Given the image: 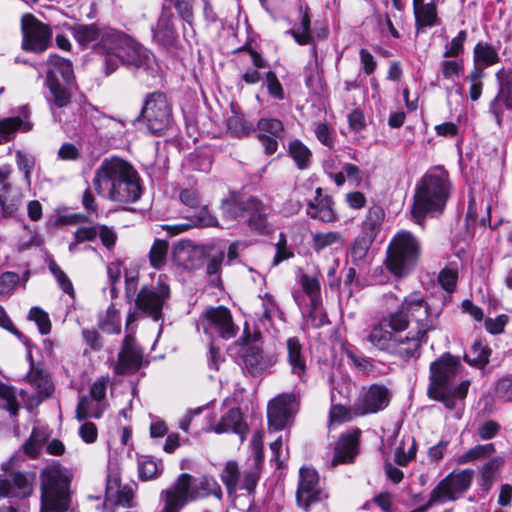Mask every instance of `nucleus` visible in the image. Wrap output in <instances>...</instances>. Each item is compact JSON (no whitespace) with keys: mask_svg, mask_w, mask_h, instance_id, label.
Wrapping results in <instances>:
<instances>
[{"mask_svg":"<svg viewBox=\"0 0 512 512\" xmlns=\"http://www.w3.org/2000/svg\"><path fill=\"white\" fill-rule=\"evenodd\" d=\"M49 270L56 278L62 291L69 295H73L74 288L72 283L66 276L65 272L53 260L49 262Z\"/></svg>","mask_w":512,"mask_h":512,"instance_id":"obj_59","label":"nucleus"},{"mask_svg":"<svg viewBox=\"0 0 512 512\" xmlns=\"http://www.w3.org/2000/svg\"><path fill=\"white\" fill-rule=\"evenodd\" d=\"M286 361L290 367L292 375L299 378L301 382L306 381L307 358L300 340L296 337H290L286 341Z\"/></svg>","mask_w":512,"mask_h":512,"instance_id":"obj_20","label":"nucleus"},{"mask_svg":"<svg viewBox=\"0 0 512 512\" xmlns=\"http://www.w3.org/2000/svg\"><path fill=\"white\" fill-rule=\"evenodd\" d=\"M97 227L98 236L102 245L106 248L108 253H112L118 239L115 229L106 225H97Z\"/></svg>","mask_w":512,"mask_h":512,"instance_id":"obj_55","label":"nucleus"},{"mask_svg":"<svg viewBox=\"0 0 512 512\" xmlns=\"http://www.w3.org/2000/svg\"><path fill=\"white\" fill-rule=\"evenodd\" d=\"M29 381L34 385L42 397H48L53 391V384L49 377L41 371H31Z\"/></svg>","mask_w":512,"mask_h":512,"instance_id":"obj_50","label":"nucleus"},{"mask_svg":"<svg viewBox=\"0 0 512 512\" xmlns=\"http://www.w3.org/2000/svg\"><path fill=\"white\" fill-rule=\"evenodd\" d=\"M385 217V212L380 206H372L368 209L365 220L362 223L361 230L374 237L377 236L379 229Z\"/></svg>","mask_w":512,"mask_h":512,"instance_id":"obj_42","label":"nucleus"},{"mask_svg":"<svg viewBox=\"0 0 512 512\" xmlns=\"http://www.w3.org/2000/svg\"><path fill=\"white\" fill-rule=\"evenodd\" d=\"M383 321L374 325L367 336V341L374 347L382 351H392L396 346L402 345V338L393 336L392 332L385 329Z\"/></svg>","mask_w":512,"mask_h":512,"instance_id":"obj_29","label":"nucleus"},{"mask_svg":"<svg viewBox=\"0 0 512 512\" xmlns=\"http://www.w3.org/2000/svg\"><path fill=\"white\" fill-rule=\"evenodd\" d=\"M314 133L317 139L329 148L334 147V135L326 122L315 124Z\"/></svg>","mask_w":512,"mask_h":512,"instance_id":"obj_64","label":"nucleus"},{"mask_svg":"<svg viewBox=\"0 0 512 512\" xmlns=\"http://www.w3.org/2000/svg\"><path fill=\"white\" fill-rule=\"evenodd\" d=\"M192 479L190 474L182 473L170 488L161 493L164 499L161 512H180L187 503L209 496L222 499V488L213 476L205 475L194 481Z\"/></svg>","mask_w":512,"mask_h":512,"instance_id":"obj_3","label":"nucleus"},{"mask_svg":"<svg viewBox=\"0 0 512 512\" xmlns=\"http://www.w3.org/2000/svg\"><path fill=\"white\" fill-rule=\"evenodd\" d=\"M474 471L465 469L458 473H451L442 479L430 492L429 501L426 507L420 508L419 512L426 511L427 507L434 504H443L447 501H455L471 485Z\"/></svg>","mask_w":512,"mask_h":512,"instance_id":"obj_8","label":"nucleus"},{"mask_svg":"<svg viewBox=\"0 0 512 512\" xmlns=\"http://www.w3.org/2000/svg\"><path fill=\"white\" fill-rule=\"evenodd\" d=\"M458 280V271L453 268L443 269L438 276V281L447 292H453Z\"/></svg>","mask_w":512,"mask_h":512,"instance_id":"obj_63","label":"nucleus"},{"mask_svg":"<svg viewBox=\"0 0 512 512\" xmlns=\"http://www.w3.org/2000/svg\"><path fill=\"white\" fill-rule=\"evenodd\" d=\"M28 117V109L23 106L20 115L0 120V145L11 141L17 131H30L32 124L28 121Z\"/></svg>","mask_w":512,"mask_h":512,"instance_id":"obj_27","label":"nucleus"},{"mask_svg":"<svg viewBox=\"0 0 512 512\" xmlns=\"http://www.w3.org/2000/svg\"><path fill=\"white\" fill-rule=\"evenodd\" d=\"M503 462L501 457H494L483 465L481 469L480 486L484 488V490L488 491L491 488Z\"/></svg>","mask_w":512,"mask_h":512,"instance_id":"obj_47","label":"nucleus"},{"mask_svg":"<svg viewBox=\"0 0 512 512\" xmlns=\"http://www.w3.org/2000/svg\"><path fill=\"white\" fill-rule=\"evenodd\" d=\"M69 478L59 466H50L41 474L40 512H65L70 507Z\"/></svg>","mask_w":512,"mask_h":512,"instance_id":"obj_5","label":"nucleus"},{"mask_svg":"<svg viewBox=\"0 0 512 512\" xmlns=\"http://www.w3.org/2000/svg\"><path fill=\"white\" fill-rule=\"evenodd\" d=\"M22 49L28 52L43 53L51 43V28L27 13L21 18Z\"/></svg>","mask_w":512,"mask_h":512,"instance_id":"obj_9","label":"nucleus"},{"mask_svg":"<svg viewBox=\"0 0 512 512\" xmlns=\"http://www.w3.org/2000/svg\"><path fill=\"white\" fill-rule=\"evenodd\" d=\"M451 189L449 173L443 167L428 170L415 189L411 213L416 222L422 224L427 215L442 214Z\"/></svg>","mask_w":512,"mask_h":512,"instance_id":"obj_2","label":"nucleus"},{"mask_svg":"<svg viewBox=\"0 0 512 512\" xmlns=\"http://www.w3.org/2000/svg\"><path fill=\"white\" fill-rule=\"evenodd\" d=\"M130 36L120 30L111 27H102L100 40L93 45V51L104 56L103 72L105 76L114 73L120 64L119 53L127 45Z\"/></svg>","mask_w":512,"mask_h":512,"instance_id":"obj_7","label":"nucleus"},{"mask_svg":"<svg viewBox=\"0 0 512 512\" xmlns=\"http://www.w3.org/2000/svg\"><path fill=\"white\" fill-rule=\"evenodd\" d=\"M452 392V388H444L437 389V391L428 390V395L430 398L442 402L446 408L452 410L456 407V398H458Z\"/></svg>","mask_w":512,"mask_h":512,"instance_id":"obj_60","label":"nucleus"},{"mask_svg":"<svg viewBox=\"0 0 512 512\" xmlns=\"http://www.w3.org/2000/svg\"><path fill=\"white\" fill-rule=\"evenodd\" d=\"M495 452L494 444L476 445L460 457L461 463L480 460L491 456Z\"/></svg>","mask_w":512,"mask_h":512,"instance_id":"obj_51","label":"nucleus"},{"mask_svg":"<svg viewBox=\"0 0 512 512\" xmlns=\"http://www.w3.org/2000/svg\"><path fill=\"white\" fill-rule=\"evenodd\" d=\"M93 185L98 194L118 203H133L142 193L137 171L119 157L105 158L95 170Z\"/></svg>","mask_w":512,"mask_h":512,"instance_id":"obj_1","label":"nucleus"},{"mask_svg":"<svg viewBox=\"0 0 512 512\" xmlns=\"http://www.w3.org/2000/svg\"><path fill=\"white\" fill-rule=\"evenodd\" d=\"M0 398L3 403L1 406L8 410L11 416H16L18 413L19 406L16 401V397L12 389L0 382Z\"/></svg>","mask_w":512,"mask_h":512,"instance_id":"obj_56","label":"nucleus"},{"mask_svg":"<svg viewBox=\"0 0 512 512\" xmlns=\"http://www.w3.org/2000/svg\"><path fill=\"white\" fill-rule=\"evenodd\" d=\"M29 318L36 322L41 334H48L51 330V322L48 314L38 307L30 309Z\"/></svg>","mask_w":512,"mask_h":512,"instance_id":"obj_62","label":"nucleus"},{"mask_svg":"<svg viewBox=\"0 0 512 512\" xmlns=\"http://www.w3.org/2000/svg\"><path fill=\"white\" fill-rule=\"evenodd\" d=\"M409 317L415 320L417 331L410 332V336L405 338L410 344L406 349L407 353L416 351L420 347L421 339L429 330L433 329L432 321L429 319L428 306L423 297L419 293L410 294L405 298L399 311L382 320L392 331L401 332L408 327Z\"/></svg>","mask_w":512,"mask_h":512,"instance_id":"obj_4","label":"nucleus"},{"mask_svg":"<svg viewBox=\"0 0 512 512\" xmlns=\"http://www.w3.org/2000/svg\"><path fill=\"white\" fill-rule=\"evenodd\" d=\"M46 65L48 66L47 72H52L54 77L60 74L67 84L74 80V71L70 60L53 54L48 58Z\"/></svg>","mask_w":512,"mask_h":512,"instance_id":"obj_35","label":"nucleus"},{"mask_svg":"<svg viewBox=\"0 0 512 512\" xmlns=\"http://www.w3.org/2000/svg\"><path fill=\"white\" fill-rule=\"evenodd\" d=\"M466 38V31L461 30L456 37L446 44L443 57L452 58L461 55L464 52V42L466 41Z\"/></svg>","mask_w":512,"mask_h":512,"instance_id":"obj_52","label":"nucleus"},{"mask_svg":"<svg viewBox=\"0 0 512 512\" xmlns=\"http://www.w3.org/2000/svg\"><path fill=\"white\" fill-rule=\"evenodd\" d=\"M289 154L299 169H306L310 162L311 151L301 141L294 140L289 144Z\"/></svg>","mask_w":512,"mask_h":512,"instance_id":"obj_48","label":"nucleus"},{"mask_svg":"<svg viewBox=\"0 0 512 512\" xmlns=\"http://www.w3.org/2000/svg\"><path fill=\"white\" fill-rule=\"evenodd\" d=\"M207 432L216 434L235 433L240 436L241 442L244 441L248 427L243 421L242 414L238 408L230 409L221 417L219 422L206 429Z\"/></svg>","mask_w":512,"mask_h":512,"instance_id":"obj_23","label":"nucleus"},{"mask_svg":"<svg viewBox=\"0 0 512 512\" xmlns=\"http://www.w3.org/2000/svg\"><path fill=\"white\" fill-rule=\"evenodd\" d=\"M316 195L307 205V215L313 219L322 222H333L337 219V214L333 209V199L329 195H322V189L317 188Z\"/></svg>","mask_w":512,"mask_h":512,"instance_id":"obj_25","label":"nucleus"},{"mask_svg":"<svg viewBox=\"0 0 512 512\" xmlns=\"http://www.w3.org/2000/svg\"><path fill=\"white\" fill-rule=\"evenodd\" d=\"M385 265L396 277H404L416 267V258H385Z\"/></svg>","mask_w":512,"mask_h":512,"instance_id":"obj_46","label":"nucleus"},{"mask_svg":"<svg viewBox=\"0 0 512 512\" xmlns=\"http://www.w3.org/2000/svg\"><path fill=\"white\" fill-rule=\"evenodd\" d=\"M256 127L259 130V133H265L276 138L284 137V125L279 119L261 118L257 122Z\"/></svg>","mask_w":512,"mask_h":512,"instance_id":"obj_49","label":"nucleus"},{"mask_svg":"<svg viewBox=\"0 0 512 512\" xmlns=\"http://www.w3.org/2000/svg\"><path fill=\"white\" fill-rule=\"evenodd\" d=\"M359 435V430H354L341 435L334 448V456L331 461L332 467L338 464L353 462L358 452Z\"/></svg>","mask_w":512,"mask_h":512,"instance_id":"obj_21","label":"nucleus"},{"mask_svg":"<svg viewBox=\"0 0 512 512\" xmlns=\"http://www.w3.org/2000/svg\"><path fill=\"white\" fill-rule=\"evenodd\" d=\"M248 53L251 58L253 68H248L241 76V79L249 85H254L262 80V74L258 71L259 69L266 68L268 66L267 61L262 57L260 53L253 49H248Z\"/></svg>","mask_w":512,"mask_h":512,"instance_id":"obj_37","label":"nucleus"},{"mask_svg":"<svg viewBox=\"0 0 512 512\" xmlns=\"http://www.w3.org/2000/svg\"><path fill=\"white\" fill-rule=\"evenodd\" d=\"M92 402L87 396H82L76 407V418L78 421H83L86 418L94 417L100 418L101 411L99 409L92 410Z\"/></svg>","mask_w":512,"mask_h":512,"instance_id":"obj_57","label":"nucleus"},{"mask_svg":"<svg viewBox=\"0 0 512 512\" xmlns=\"http://www.w3.org/2000/svg\"><path fill=\"white\" fill-rule=\"evenodd\" d=\"M220 479L230 495L236 493L238 489L252 492L259 480V469L255 466L241 472L238 463L230 460L224 464Z\"/></svg>","mask_w":512,"mask_h":512,"instance_id":"obj_11","label":"nucleus"},{"mask_svg":"<svg viewBox=\"0 0 512 512\" xmlns=\"http://www.w3.org/2000/svg\"><path fill=\"white\" fill-rule=\"evenodd\" d=\"M387 253L388 256H418L421 243L411 232L400 231L391 240Z\"/></svg>","mask_w":512,"mask_h":512,"instance_id":"obj_26","label":"nucleus"},{"mask_svg":"<svg viewBox=\"0 0 512 512\" xmlns=\"http://www.w3.org/2000/svg\"><path fill=\"white\" fill-rule=\"evenodd\" d=\"M490 350L481 342H475L464 356L465 361L475 367L483 368L489 362Z\"/></svg>","mask_w":512,"mask_h":512,"instance_id":"obj_45","label":"nucleus"},{"mask_svg":"<svg viewBox=\"0 0 512 512\" xmlns=\"http://www.w3.org/2000/svg\"><path fill=\"white\" fill-rule=\"evenodd\" d=\"M119 56L120 63L129 69L147 70L153 62L150 52L132 37L119 53Z\"/></svg>","mask_w":512,"mask_h":512,"instance_id":"obj_18","label":"nucleus"},{"mask_svg":"<svg viewBox=\"0 0 512 512\" xmlns=\"http://www.w3.org/2000/svg\"><path fill=\"white\" fill-rule=\"evenodd\" d=\"M200 324L204 332L210 336H220L223 339H231L236 336L232 315L224 306L206 309L200 317Z\"/></svg>","mask_w":512,"mask_h":512,"instance_id":"obj_10","label":"nucleus"},{"mask_svg":"<svg viewBox=\"0 0 512 512\" xmlns=\"http://www.w3.org/2000/svg\"><path fill=\"white\" fill-rule=\"evenodd\" d=\"M34 475L17 472L12 480L0 479V497L25 498L33 492Z\"/></svg>","mask_w":512,"mask_h":512,"instance_id":"obj_22","label":"nucleus"},{"mask_svg":"<svg viewBox=\"0 0 512 512\" xmlns=\"http://www.w3.org/2000/svg\"><path fill=\"white\" fill-rule=\"evenodd\" d=\"M48 437L49 434L45 428H33L29 439L23 445L24 453L31 458L37 457Z\"/></svg>","mask_w":512,"mask_h":512,"instance_id":"obj_40","label":"nucleus"},{"mask_svg":"<svg viewBox=\"0 0 512 512\" xmlns=\"http://www.w3.org/2000/svg\"><path fill=\"white\" fill-rule=\"evenodd\" d=\"M389 403V395L386 387L372 385L355 403L353 410L355 415H365L383 410Z\"/></svg>","mask_w":512,"mask_h":512,"instance_id":"obj_17","label":"nucleus"},{"mask_svg":"<svg viewBox=\"0 0 512 512\" xmlns=\"http://www.w3.org/2000/svg\"><path fill=\"white\" fill-rule=\"evenodd\" d=\"M464 70L463 60H443L440 63V73L445 79H452Z\"/></svg>","mask_w":512,"mask_h":512,"instance_id":"obj_61","label":"nucleus"},{"mask_svg":"<svg viewBox=\"0 0 512 512\" xmlns=\"http://www.w3.org/2000/svg\"><path fill=\"white\" fill-rule=\"evenodd\" d=\"M169 298V286L159 282L155 286L142 287L137 294L136 305L145 315L157 321L162 317V309Z\"/></svg>","mask_w":512,"mask_h":512,"instance_id":"obj_12","label":"nucleus"},{"mask_svg":"<svg viewBox=\"0 0 512 512\" xmlns=\"http://www.w3.org/2000/svg\"><path fill=\"white\" fill-rule=\"evenodd\" d=\"M298 396L295 393H284L275 397L268 404V420L270 428L283 429L291 415L295 412Z\"/></svg>","mask_w":512,"mask_h":512,"instance_id":"obj_16","label":"nucleus"},{"mask_svg":"<svg viewBox=\"0 0 512 512\" xmlns=\"http://www.w3.org/2000/svg\"><path fill=\"white\" fill-rule=\"evenodd\" d=\"M142 361V353L136 347L134 338L126 336L123 347L118 355V362L114 367L117 374H130L136 372Z\"/></svg>","mask_w":512,"mask_h":512,"instance_id":"obj_19","label":"nucleus"},{"mask_svg":"<svg viewBox=\"0 0 512 512\" xmlns=\"http://www.w3.org/2000/svg\"><path fill=\"white\" fill-rule=\"evenodd\" d=\"M299 283L303 289V291L309 296L311 301V311L310 316L317 312L318 307L320 305V284L315 277L308 276L307 274H302L299 278Z\"/></svg>","mask_w":512,"mask_h":512,"instance_id":"obj_41","label":"nucleus"},{"mask_svg":"<svg viewBox=\"0 0 512 512\" xmlns=\"http://www.w3.org/2000/svg\"><path fill=\"white\" fill-rule=\"evenodd\" d=\"M344 246V240L339 232L316 233L313 236V247L317 253L332 247L335 250Z\"/></svg>","mask_w":512,"mask_h":512,"instance_id":"obj_43","label":"nucleus"},{"mask_svg":"<svg viewBox=\"0 0 512 512\" xmlns=\"http://www.w3.org/2000/svg\"><path fill=\"white\" fill-rule=\"evenodd\" d=\"M299 25L288 31L299 45H307L312 41L310 9L307 5L299 6Z\"/></svg>","mask_w":512,"mask_h":512,"instance_id":"obj_32","label":"nucleus"},{"mask_svg":"<svg viewBox=\"0 0 512 512\" xmlns=\"http://www.w3.org/2000/svg\"><path fill=\"white\" fill-rule=\"evenodd\" d=\"M16 163L20 171L24 173L25 181L30 184V175L35 166V159L32 155L22 151L16 152Z\"/></svg>","mask_w":512,"mask_h":512,"instance_id":"obj_58","label":"nucleus"},{"mask_svg":"<svg viewBox=\"0 0 512 512\" xmlns=\"http://www.w3.org/2000/svg\"><path fill=\"white\" fill-rule=\"evenodd\" d=\"M44 86L48 89L45 99L53 120L61 122L63 110L72 104V93L52 72H46Z\"/></svg>","mask_w":512,"mask_h":512,"instance_id":"obj_13","label":"nucleus"},{"mask_svg":"<svg viewBox=\"0 0 512 512\" xmlns=\"http://www.w3.org/2000/svg\"><path fill=\"white\" fill-rule=\"evenodd\" d=\"M296 499L298 505L305 510H308L312 504L322 499L319 476L316 470L308 467L300 469Z\"/></svg>","mask_w":512,"mask_h":512,"instance_id":"obj_15","label":"nucleus"},{"mask_svg":"<svg viewBox=\"0 0 512 512\" xmlns=\"http://www.w3.org/2000/svg\"><path fill=\"white\" fill-rule=\"evenodd\" d=\"M415 26L417 31L423 27H431L437 23V8L434 3H427L425 6L414 11Z\"/></svg>","mask_w":512,"mask_h":512,"instance_id":"obj_44","label":"nucleus"},{"mask_svg":"<svg viewBox=\"0 0 512 512\" xmlns=\"http://www.w3.org/2000/svg\"><path fill=\"white\" fill-rule=\"evenodd\" d=\"M102 27L96 24H80L73 28L75 40L83 47L100 40Z\"/></svg>","mask_w":512,"mask_h":512,"instance_id":"obj_38","label":"nucleus"},{"mask_svg":"<svg viewBox=\"0 0 512 512\" xmlns=\"http://www.w3.org/2000/svg\"><path fill=\"white\" fill-rule=\"evenodd\" d=\"M375 238L361 230V233L356 237L352 245V254L355 256H366Z\"/></svg>","mask_w":512,"mask_h":512,"instance_id":"obj_54","label":"nucleus"},{"mask_svg":"<svg viewBox=\"0 0 512 512\" xmlns=\"http://www.w3.org/2000/svg\"><path fill=\"white\" fill-rule=\"evenodd\" d=\"M101 328L107 333H119L121 331V320L118 311L109 307L105 318L101 321Z\"/></svg>","mask_w":512,"mask_h":512,"instance_id":"obj_53","label":"nucleus"},{"mask_svg":"<svg viewBox=\"0 0 512 512\" xmlns=\"http://www.w3.org/2000/svg\"><path fill=\"white\" fill-rule=\"evenodd\" d=\"M474 63L485 68L496 64L500 58L497 50L488 43H478L473 51Z\"/></svg>","mask_w":512,"mask_h":512,"instance_id":"obj_39","label":"nucleus"},{"mask_svg":"<svg viewBox=\"0 0 512 512\" xmlns=\"http://www.w3.org/2000/svg\"><path fill=\"white\" fill-rule=\"evenodd\" d=\"M106 499L115 504L129 506L133 491L128 486H121L117 475H109L106 486Z\"/></svg>","mask_w":512,"mask_h":512,"instance_id":"obj_31","label":"nucleus"},{"mask_svg":"<svg viewBox=\"0 0 512 512\" xmlns=\"http://www.w3.org/2000/svg\"><path fill=\"white\" fill-rule=\"evenodd\" d=\"M245 369L251 375H258L274 365L272 357L266 356L257 347H250L244 355Z\"/></svg>","mask_w":512,"mask_h":512,"instance_id":"obj_30","label":"nucleus"},{"mask_svg":"<svg viewBox=\"0 0 512 512\" xmlns=\"http://www.w3.org/2000/svg\"><path fill=\"white\" fill-rule=\"evenodd\" d=\"M245 221L249 227L259 233H266L269 229L268 218L271 212L269 206L264 205L260 200L250 197L246 200Z\"/></svg>","mask_w":512,"mask_h":512,"instance_id":"obj_24","label":"nucleus"},{"mask_svg":"<svg viewBox=\"0 0 512 512\" xmlns=\"http://www.w3.org/2000/svg\"><path fill=\"white\" fill-rule=\"evenodd\" d=\"M148 130L155 135H162L172 124V106L167 96L159 91L148 93L143 101L139 115Z\"/></svg>","mask_w":512,"mask_h":512,"instance_id":"obj_6","label":"nucleus"},{"mask_svg":"<svg viewBox=\"0 0 512 512\" xmlns=\"http://www.w3.org/2000/svg\"><path fill=\"white\" fill-rule=\"evenodd\" d=\"M222 218L225 222L238 221L246 217V200L240 201L237 198H228L222 200L221 203Z\"/></svg>","mask_w":512,"mask_h":512,"instance_id":"obj_34","label":"nucleus"},{"mask_svg":"<svg viewBox=\"0 0 512 512\" xmlns=\"http://www.w3.org/2000/svg\"><path fill=\"white\" fill-rule=\"evenodd\" d=\"M98 236V227L95 226H81L74 232V241L69 245V251L76 253L79 251H85L86 248L90 247L85 244L96 239Z\"/></svg>","mask_w":512,"mask_h":512,"instance_id":"obj_36","label":"nucleus"},{"mask_svg":"<svg viewBox=\"0 0 512 512\" xmlns=\"http://www.w3.org/2000/svg\"><path fill=\"white\" fill-rule=\"evenodd\" d=\"M461 368L457 358L444 355L430 365V385L428 390L452 388V381L458 375Z\"/></svg>","mask_w":512,"mask_h":512,"instance_id":"obj_14","label":"nucleus"},{"mask_svg":"<svg viewBox=\"0 0 512 512\" xmlns=\"http://www.w3.org/2000/svg\"><path fill=\"white\" fill-rule=\"evenodd\" d=\"M228 132L236 138L248 137L255 131V125L245 115L232 110L231 115L227 118Z\"/></svg>","mask_w":512,"mask_h":512,"instance_id":"obj_33","label":"nucleus"},{"mask_svg":"<svg viewBox=\"0 0 512 512\" xmlns=\"http://www.w3.org/2000/svg\"><path fill=\"white\" fill-rule=\"evenodd\" d=\"M173 14L165 6L158 18L156 26L152 29L154 39L163 46H171L177 38V32L173 25Z\"/></svg>","mask_w":512,"mask_h":512,"instance_id":"obj_28","label":"nucleus"}]
</instances>
